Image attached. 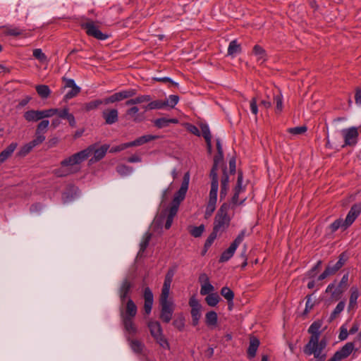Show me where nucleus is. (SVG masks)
<instances>
[{"label": "nucleus", "mask_w": 361, "mask_h": 361, "mask_svg": "<svg viewBox=\"0 0 361 361\" xmlns=\"http://www.w3.org/2000/svg\"><path fill=\"white\" fill-rule=\"evenodd\" d=\"M322 326V322L319 321L314 322L309 327L308 332L312 334L309 342L305 345L304 353L306 355H314V357L318 361H324L326 355L323 353V350L326 348V342L325 340L319 339V329Z\"/></svg>", "instance_id": "nucleus-1"}, {"label": "nucleus", "mask_w": 361, "mask_h": 361, "mask_svg": "<svg viewBox=\"0 0 361 361\" xmlns=\"http://www.w3.org/2000/svg\"><path fill=\"white\" fill-rule=\"evenodd\" d=\"M89 149H83L64 159L60 163V167L54 170L57 177H66L80 171L78 165L88 158Z\"/></svg>", "instance_id": "nucleus-2"}, {"label": "nucleus", "mask_w": 361, "mask_h": 361, "mask_svg": "<svg viewBox=\"0 0 361 361\" xmlns=\"http://www.w3.org/2000/svg\"><path fill=\"white\" fill-rule=\"evenodd\" d=\"M361 212V202L353 204L349 212L348 213L345 219L341 218L336 219L329 226V229L331 233L336 232L338 228L345 230L348 228L356 219Z\"/></svg>", "instance_id": "nucleus-3"}, {"label": "nucleus", "mask_w": 361, "mask_h": 361, "mask_svg": "<svg viewBox=\"0 0 361 361\" xmlns=\"http://www.w3.org/2000/svg\"><path fill=\"white\" fill-rule=\"evenodd\" d=\"M229 208L228 204L224 203L215 216L213 230L219 234L224 233L230 224L231 218L228 214Z\"/></svg>", "instance_id": "nucleus-4"}, {"label": "nucleus", "mask_w": 361, "mask_h": 361, "mask_svg": "<svg viewBox=\"0 0 361 361\" xmlns=\"http://www.w3.org/2000/svg\"><path fill=\"white\" fill-rule=\"evenodd\" d=\"M348 273L344 274L337 287H336L335 283H330L326 289V293H331V298L334 301L338 300L343 293L348 288Z\"/></svg>", "instance_id": "nucleus-5"}, {"label": "nucleus", "mask_w": 361, "mask_h": 361, "mask_svg": "<svg viewBox=\"0 0 361 361\" xmlns=\"http://www.w3.org/2000/svg\"><path fill=\"white\" fill-rule=\"evenodd\" d=\"M58 112V109H49L44 110H30L24 114V118L26 121L30 122H36L39 120L49 118L56 115Z\"/></svg>", "instance_id": "nucleus-6"}, {"label": "nucleus", "mask_w": 361, "mask_h": 361, "mask_svg": "<svg viewBox=\"0 0 361 361\" xmlns=\"http://www.w3.org/2000/svg\"><path fill=\"white\" fill-rule=\"evenodd\" d=\"M245 234V231H242L230 245L229 247L222 252L219 259L220 262H227L233 256L237 247L243 240Z\"/></svg>", "instance_id": "nucleus-7"}, {"label": "nucleus", "mask_w": 361, "mask_h": 361, "mask_svg": "<svg viewBox=\"0 0 361 361\" xmlns=\"http://www.w3.org/2000/svg\"><path fill=\"white\" fill-rule=\"evenodd\" d=\"M81 27L85 30L87 35L94 37L99 40H105L109 37L106 34L102 33L99 27L95 25L92 20H88L81 23Z\"/></svg>", "instance_id": "nucleus-8"}, {"label": "nucleus", "mask_w": 361, "mask_h": 361, "mask_svg": "<svg viewBox=\"0 0 361 361\" xmlns=\"http://www.w3.org/2000/svg\"><path fill=\"white\" fill-rule=\"evenodd\" d=\"M341 134L344 140L343 147L345 146H355L358 140V128L350 127L344 128L341 130Z\"/></svg>", "instance_id": "nucleus-9"}, {"label": "nucleus", "mask_w": 361, "mask_h": 361, "mask_svg": "<svg viewBox=\"0 0 361 361\" xmlns=\"http://www.w3.org/2000/svg\"><path fill=\"white\" fill-rule=\"evenodd\" d=\"M109 148V145H103L99 147H97V144H93V145L88 146L85 149H89L90 151V153L88 154V157L92 154H94L93 157H92L90 159V162L95 163V162H97V161H100L101 159H102L105 157Z\"/></svg>", "instance_id": "nucleus-10"}, {"label": "nucleus", "mask_w": 361, "mask_h": 361, "mask_svg": "<svg viewBox=\"0 0 361 361\" xmlns=\"http://www.w3.org/2000/svg\"><path fill=\"white\" fill-rule=\"evenodd\" d=\"M137 94L135 89H128L116 92L111 96L104 98V104H112L134 97Z\"/></svg>", "instance_id": "nucleus-11"}, {"label": "nucleus", "mask_w": 361, "mask_h": 361, "mask_svg": "<svg viewBox=\"0 0 361 361\" xmlns=\"http://www.w3.org/2000/svg\"><path fill=\"white\" fill-rule=\"evenodd\" d=\"M161 307L159 318L164 323H169L172 317L175 310L173 302L159 303Z\"/></svg>", "instance_id": "nucleus-12"}, {"label": "nucleus", "mask_w": 361, "mask_h": 361, "mask_svg": "<svg viewBox=\"0 0 361 361\" xmlns=\"http://www.w3.org/2000/svg\"><path fill=\"white\" fill-rule=\"evenodd\" d=\"M137 312V308L132 299L129 298L126 304L125 309H121V318L134 319Z\"/></svg>", "instance_id": "nucleus-13"}, {"label": "nucleus", "mask_w": 361, "mask_h": 361, "mask_svg": "<svg viewBox=\"0 0 361 361\" xmlns=\"http://www.w3.org/2000/svg\"><path fill=\"white\" fill-rule=\"evenodd\" d=\"M124 331L126 333V336L133 337L137 333V328L134 323L133 319L131 318H121Z\"/></svg>", "instance_id": "nucleus-14"}, {"label": "nucleus", "mask_w": 361, "mask_h": 361, "mask_svg": "<svg viewBox=\"0 0 361 361\" xmlns=\"http://www.w3.org/2000/svg\"><path fill=\"white\" fill-rule=\"evenodd\" d=\"M210 178L212 179V183L208 202L216 204L217 200V192L219 188L218 175L217 173L213 172L212 174H210Z\"/></svg>", "instance_id": "nucleus-15"}, {"label": "nucleus", "mask_w": 361, "mask_h": 361, "mask_svg": "<svg viewBox=\"0 0 361 361\" xmlns=\"http://www.w3.org/2000/svg\"><path fill=\"white\" fill-rule=\"evenodd\" d=\"M242 185H243V173H242V172L238 171L237 183L234 188V194L232 197V204H240L245 200V198H244L240 202H238L239 194L243 190V188Z\"/></svg>", "instance_id": "nucleus-16"}, {"label": "nucleus", "mask_w": 361, "mask_h": 361, "mask_svg": "<svg viewBox=\"0 0 361 361\" xmlns=\"http://www.w3.org/2000/svg\"><path fill=\"white\" fill-rule=\"evenodd\" d=\"M102 117L105 123L111 125L116 123L118 120V112L116 109H107L102 112Z\"/></svg>", "instance_id": "nucleus-17"}, {"label": "nucleus", "mask_w": 361, "mask_h": 361, "mask_svg": "<svg viewBox=\"0 0 361 361\" xmlns=\"http://www.w3.org/2000/svg\"><path fill=\"white\" fill-rule=\"evenodd\" d=\"M144 310L146 314H150L153 305L154 298L152 290L149 287L144 290Z\"/></svg>", "instance_id": "nucleus-18"}, {"label": "nucleus", "mask_w": 361, "mask_h": 361, "mask_svg": "<svg viewBox=\"0 0 361 361\" xmlns=\"http://www.w3.org/2000/svg\"><path fill=\"white\" fill-rule=\"evenodd\" d=\"M355 348L354 343L348 342L345 343L339 350L336 351L334 355L341 361L348 357L353 351Z\"/></svg>", "instance_id": "nucleus-19"}, {"label": "nucleus", "mask_w": 361, "mask_h": 361, "mask_svg": "<svg viewBox=\"0 0 361 361\" xmlns=\"http://www.w3.org/2000/svg\"><path fill=\"white\" fill-rule=\"evenodd\" d=\"M49 121L48 120L41 121L35 130V139H41L40 142L42 143L45 140L44 134L47 132Z\"/></svg>", "instance_id": "nucleus-20"}, {"label": "nucleus", "mask_w": 361, "mask_h": 361, "mask_svg": "<svg viewBox=\"0 0 361 361\" xmlns=\"http://www.w3.org/2000/svg\"><path fill=\"white\" fill-rule=\"evenodd\" d=\"M133 287L132 283L128 279H125L119 288V297L122 304L125 302L130 292L131 288Z\"/></svg>", "instance_id": "nucleus-21"}, {"label": "nucleus", "mask_w": 361, "mask_h": 361, "mask_svg": "<svg viewBox=\"0 0 361 361\" xmlns=\"http://www.w3.org/2000/svg\"><path fill=\"white\" fill-rule=\"evenodd\" d=\"M40 141H41V139L34 138L32 141L24 145L23 146H22L20 147L19 152H18V155L19 157H25L27 154H28L32 151V149L35 147L38 146L39 145L42 144L40 142Z\"/></svg>", "instance_id": "nucleus-22"}, {"label": "nucleus", "mask_w": 361, "mask_h": 361, "mask_svg": "<svg viewBox=\"0 0 361 361\" xmlns=\"http://www.w3.org/2000/svg\"><path fill=\"white\" fill-rule=\"evenodd\" d=\"M159 138V136L157 135H145L141 137H139L138 138L135 139V140L132 142H129L128 145L129 147H137L142 145L147 142H149L152 140H157Z\"/></svg>", "instance_id": "nucleus-23"}, {"label": "nucleus", "mask_w": 361, "mask_h": 361, "mask_svg": "<svg viewBox=\"0 0 361 361\" xmlns=\"http://www.w3.org/2000/svg\"><path fill=\"white\" fill-rule=\"evenodd\" d=\"M360 296V292L356 286H353L350 288V295L349 299V304L348 306V312L355 310L357 307V300Z\"/></svg>", "instance_id": "nucleus-24"}, {"label": "nucleus", "mask_w": 361, "mask_h": 361, "mask_svg": "<svg viewBox=\"0 0 361 361\" xmlns=\"http://www.w3.org/2000/svg\"><path fill=\"white\" fill-rule=\"evenodd\" d=\"M259 340L255 337L251 336L250 338V345L247 348V357L250 359H252L255 357L257 350L259 345Z\"/></svg>", "instance_id": "nucleus-25"}, {"label": "nucleus", "mask_w": 361, "mask_h": 361, "mask_svg": "<svg viewBox=\"0 0 361 361\" xmlns=\"http://www.w3.org/2000/svg\"><path fill=\"white\" fill-rule=\"evenodd\" d=\"M147 326L149 329L151 336L154 338L163 334L161 324L157 321H150L148 322Z\"/></svg>", "instance_id": "nucleus-26"}, {"label": "nucleus", "mask_w": 361, "mask_h": 361, "mask_svg": "<svg viewBox=\"0 0 361 361\" xmlns=\"http://www.w3.org/2000/svg\"><path fill=\"white\" fill-rule=\"evenodd\" d=\"M189 181H190V173L188 172H187L184 174L180 189L178 190V192L175 195L177 196H179L180 197L185 198L186 192L188 189Z\"/></svg>", "instance_id": "nucleus-27"}, {"label": "nucleus", "mask_w": 361, "mask_h": 361, "mask_svg": "<svg viewBox=\"0 0 361 361\" xmlns=\"http://www.w3.org/2000/svg\"><path fill=\"white\" fill-rule=\"evenodd\" d=\"M126 339L134 353L138 354L142 353L145 345L141 341L137 339H133L132 337L130 336H126Z\"/></svg>", "instance_id": "nucleus-28"}, {"label": "nucleus", "mask_w": 361, "mask_h": 361, "mask_svg": "<svg viewBox=\"0 0 361 361\" xmlns=\"http://www.w3.org/2000/svg\"><path fill=\"white\" fill-rule=\"evenodd\" d=\"M17 146L18 144L16 142H12L0 153V164L4 163L8 157L11 156Z\"/></svg>", "instance_id": "nucleus-29"}, {"label": "nucleus", "mask_w": 361, "mask_h": 361, "mask_svg": "<svg viewBox=\"0 0 361 361\" xmlns=\"http://www.w3.org/2000/svg\"><path fill=\"white\" fill-rule=\"evenodd\" d=\"M178 121L177 118H160L154 120V123L158 128H163L169 126L171 123H178Z\"/></svg>", "instance_id": "nucleus-30"}, {"label": "nucleus", "mask_w": 361, "mask_h": 361, "mask_svg": "<svg viewBox=\"0 0 361 361\" xmlns=\"http://www.w3.org/2000/svg\"><path fill=\"white\" fill-rule=\"evenodd\" d=\"M218 316L216 312L209 311L205 315V323L209 327H214L217 324Z\"/></svg>", "instance_id": "nucleus-31"}, {"label": "nucleus", "mask_w": 361, "mask_h": 361, "mask_svg": "<svg viewBox=\"0 0 361 361\" xmlns=\"http://www.w3.org/2000/svg\"><path fill=\"white\" fill-rule=\"evenodd\" d=\"M4 28L5 35L13 37L21 35L25 32V30L23 29L11 25L4 26Z\"/></svg>", "instance_id": "nucleus-32"}, {"label": "nucleus", "mask_w": 361, "mask_h": 361, "mask_svg": "<svg viewBox=\"0 0 361 361\" xmlns=\"http://www.w3.org/2000/svg\"><path fill=\"white\" fill-rule=\"evenodd\" d=\"M253 53L255 56H257V61L262 63L263 62H264L267 59L266 56V51L262 47H260L259 45H255L254 47H253Z\"/></svg>", "instance_id": "nucleus-33"}, {"label": "nucleus", "mask_w": 361, "mask_h": 361, "mask_svg": "<svg viewBox=\"0 0 361 361\" xmlns=\"http://www.w3.org/2000/svg\"><path fill=\"white\" fill-rule=\"evenodd\" d=\"M241 52V46L238 43L237 40H232L228 47V54L234 56Z\"/></svg>", "instance_id": "nucleus-34"}, {"label": "nucleus", "mask_w": 361, "mask_h": 361, "mask_svg": "<svg viewBox=\"0 0 361 361\" xmlns=\"http://www.w3.org/2000/svg\"><path fill=\"white\" fill-rule=\"evenodd\" d=\"M37 94L43 99H47L51 94V90L48 85H38L35 87Z\"/></svg>", "instance_id": "nucleus-35"}, {"label": "nucleus", "mask_w": 361, "mask_h": 361, "mask_svg": "<svg viewBox=\"0 0 361 361\" xmlns=\"http://www.w3.org/2000/svg\"><path fill=\"white\" fill-rule=\"evenodd\" d=\"M104 104V99H95L84 104V110L90 111L93 109H97L100 105Z\"/></svg>", "instance_id": "nucleus-36"}, {"label": "nucleus", "mask_w": 361, "mask_h": 361, "mask_svg": "<svg viewBox=\"0 0 361 361\" xmlns=\"http://www.w3.org/2000/svg\"><path fill=\"white\" fill-rule=\"evenodd\" d=\"M220 300V297L216 293H210L205 298L207 304L210 307L216 306Z\"/></svg>", "instance_id": "nucleus-37"}, {"label": "nucleus", "mask_w": 361, "mask_h": 361, "mask_svg": "<svg viewBox=\"0 0 361 361\" xmlns=\"http://www.w3.org/2000/svg\"><path fill=\"white\" fill-rule=\"evenodd\" d=\"M170 287L171 286H167L166 285H163L161 293L159 298V303L173 302L171 300L169 299Z\"/></svg>", "instance_id": "nucleus-38"}, {"label": "nucleus", "mask_w": 361, "mask_h": 361, "mask_svg": "<svg viewBox=\"0 0 361 361\" xmlns=\"http://www.w3.org/2000/svg\"><path fill=\"white\" fill-rule=\"evenodd\" d=\"M173 325L178 331H182L185 328V317L183 314H179L173 321Z\"/></svg>", "instance_id": "nucleus-39"}, {"label": "nucleus", "mask_w": 361, "mask_h": 361, "mask_svg": "<svg viewBox=\"0 0 361 361\" xmlns=\"http://www.w3.org/2000/svg\"><path fill=\"white\" fill-rule=\"evenodd\" d=\"M345 306V301H341L338 302V304L336 305V308L334 310V311L331 312L330 317H329V322H332L334 320L338 315L343 311Z\"/></svg>", "instance_id": "nucleus-40"}, {"label": "nucleus", "mask_w": 361, "mask_h": 361, "mask_svg": "<svg viewBox=\"0 0 361 361\" xmlns=\"http://www.w3.org/2000/svg\"><path fill=\"white\" fill-rule=\"evenodd\" d=\"M151 238H152V234L150 233L147 232V233H145V235H143L142 239L140 243L139 254L145 252V250L149 245Z\"/></svg>", "instance_id": "nucleus-41"}, {"label": "nucleus", "mask_w": 361, "mask_h": 361, "mask_svg": "<svg viewBox=\"0 0 361 361\" xmlns=\"http://www.w3.org/2000/svg\"><path fill=\"white\" fill-rule=\"evenodd\" d=\"M191 317H192V324L193 326H197L199 324V321L201 318V309L192 308L190 311Z\"/></svg>", "instance_id": "nucleus-42"}, {"label": "nucleus", "mask_w": 361, "mask_h": 361, "mask_svg": "<svg viewBox=\"0 0 361 361\" xmlns=\"http://www.w3.org/2000/svg\"><path fill=\"white\" fill-rule=\"evenodd\" d=\"M33 56L41 63L48 62L47 56L41 49H35L32 51Z\"/></svg>", "instance_id": "nucleus-43"}, {"label": "nucleus", "mask_w": 361, "mask_h": 361, "mask_svg": "<svg viewBox=\"0 0 361 361\" xmlns=\"http://www.w3.org/2000/svg\"><path fill=\"white\" fill-rule=\"evenodd\" d=\"M307 130L306 126H297L287 129V132L293 135L304 134Z\"/></svg>", "instance_id": "nucleus-44"}, {"label": "nucleus", "mask_w": 361, "mask_h": 361, "mask_svg": "<svg viewBox=\"0 0 361 361\" xmlns=\"http://www.w3.org/2000/svg\"><path fill=\"white\" fill-rule=\"evenodd\" d=\"M221 294L229 303L233 302L234 293L228 287H223L221 290Z\"/></svg>", "instance_id": "nucleus-45"}, {"label": "nucleus", "mask_w": 361, "mask_h": 361, "mask_svg": "<svg viewBox=\"0 0 361 361\" xmlns=\"http://www.w3.org/2000/svg\"><path fill=\"white\" fill-rule=\"evenodd\" d=\"M223 159H224V152H221V154H219V152H217V154L215 155L214 157V164L212 168L210 174H212L213 172H214L215 173H217L218 164L223 161Z\"/></svg>", "instance_id": "nucleus-46"}, {"label": "nucleus", "mask_w": 361, "mask_h": 361, "mask_svg": "<svg viewBox=\"0 0 361 361\" xmlns=\"http://www.w3.org/2000/svg\"><path fill=\"white\" fill-rule=\"evenodd\" d=\"M214 287L210 283V282L204 283L201 285L200 294L202 295H207L210 293H213Z\"/></svg>", "instance_id": "nucleus-47"}, {"label": "nucleus", "mask_w": 361, "mask_h": 361, "mask_svg": "<svg viewBox=\"0 0 361 361\" xmlns=\"http://www.w3.org/2000/svg\"><path fill=\"white\" fill-rule=\"evenodd\" d=\"M218 234L219 233L217 232H215L214 230L210 233V235H209V237L207 238V239L206 240V242L204 243V250L203 252V255L207 251L208 248L210 247V246L212 245L214 240L216 238Z\"/></svg>", "instance_id": "nucleus-48"}, {"label": "nucleus", "mask_w": 361, "mask_h": 361, "mask_svg": "<svg viewBox=\"0 0 361 361\" xmlns=\"http://www.w3.org/2000/svg\"><path fill=\"white\" fill-rule=\"evenodd\" d=\"M165 106H166V104L164 102V101H161V100H154V101L151 100L147 104L148 109H151V110L161 109Z\"/></svg>", "instance_id": "nucleus-49"}, {"label": "nucleus", "mask_w": 361, "mask_h": 361, "mask_svg": "<svg viewBox=\"0 0 361 361\" xmlns=\"http://www.w3.org/2000/svg\"><path fill=\"white\" fill-rule=\"evenodd\" d=\"M156 342L163 348L169 350L170 348L169 343L167 339L165 338L164 334H161L160 336L154 338Z\"/></svg>", "instance_id": "nucleus-50"}, {"label": "nucleus", "mask_w": 361, "mask_h": 361, "mask_svg": "<svg viewBox=\"0 0 361 361\" xmlns=\"http://www.w3.org/2000/svg\"><path fill=\"white\" fill-rule=\"evenodd\" d=\"M200 128L201 129L202 135L204 137V140H212V135L208 125L202 123L200 124Z\"/></svg>", "instance_id": "nucleus-51"}, {"label": "nucleus", "mask_w": 361, "mask_h": 361, "mask_svg": "<svg viewBox=\"0 0 361 361\" xmlns=\"http://www.w3.org/2000/svg\"><path fill=\"white\" fill-rule=\"evenodd\" d=\"M274 101L276 103V112L280 114L283 110V97L281 94L274 97Z\"/></svg>", "instance_id": "nucleus-52"}, {"label": "nucleus", "mask_w": 361, "mask_h": 361, "mask_svg": "<svg viewBox=\"0 0 361 361\" xmlns=\"http://www.w3.org/2000/svg\"><path fill=\"white\" fill-rule=\"evenodd\" d=\"M116 171L121 176L129 175L133 171V168L126 165H118Z\"/></svg>", "instance_id": "nucleus-53"}, {"label": "nucleus", "mask_w": 361, "mask_h": 361, "mask_svg": "<svg viewBox=\"0 0 361 361\" xmlns=\"http://www.w3.org/2000/svg\"><path fill=\"white\" fill-rule=\"evenodd\" d=\"M179 97L177 95L171 94L169 95V98L166 101H164V102L166 104V106H169L171 108H173L178 102Z\"/></svg>", "instance_id": "nucleus-54"}, {"label": "nucleus", "mask_w": 361, "mask_h": 361, "mask_svg": "<svg viewBox=\"0 0 361 361\" xmlns=\"http://www.w3.org/2000/svg\"><path fill=\"white\" fill-rule=\"evenodd\" d=\"M204 231V226L203 224H201L199 226L193 227L190 230V233L195 238H198V237H200L202 235V234L203 233Z\"/></svg>", "instance_id": "nucleus-55"}, {"label": "nucleus", "mask_w": 361, "mask_h": 361, "mask_svg": "<svg viewBox=\"0 0 361 361\" xmlns=\"http://www.w3.org/2000/svg\"><path fill=\"white\" fill-rule=\"evenodd\" d=\"M174 274H175V270L170 269L167 271V273L165 276V279H164V282L163 285H166L167 286H171Z\"/></svg>", "instance_id": "nucleus-56"}, {"label": "nucleus", "mask_w": 361, "mask_h": 361, "mask_svg": "<svg viewBox=\"0 0 361 361\" xmlns=\"http://www.w3.org/2000/svg\"><path fill=\"white\" fill-rule=\"evenodd\" d=\"M80 92V88L78 86H75L71 88L70 91H68L65 97L67 99H72L77 96Z\"/></svg>", "instance_id": "nucleus-57"}, {"label": "nucleus", "mask_w": 361, "mask_h": 361, "mask_svg": "<svg viewBox=\"0 0 361 361\" xmlns=\"http://www.w3.org/2000/svg\"><path fill=\"white\" fill-rule=\"evenodd\" d=\"M135 99H136L137 104H142L144 102H150L152 100V97L149 94H142V95H139V96L136 97Z\"/></svg>", "instance_id": "nucleus-58"}, {"label": "nucleus", "mask_w": 361, "mask_h": 361, "mask_svg": "<svg viewBox=\"0 0 361 361\" xmlns=\"http://www.w3.org/2000/svg\"><path fill=\"white\" fill-rule=\"evenodd\" d=\"M128 147H129V145H128V142L123 143V144H121V145H118V146L112 147L110 149L109 152L110 153L118 152L124 150V149H127Z\"/></svg>", "instance_id": "nucleus-59"}, {"label": "nucleus", "mask_w": 361, "mask_h": 361, "mask_svg": "<svg viewBox=\"0 0 361 361\" xmlns=\"http://www.w3.org/2000/svg\"><path fill=\"white\" fill-rule=\"evenodd\" d=\"M348 334L349 332L348 331L347 328L344 325L341 326V327L340 328V334L338 336V338L341 341H345L347 339Z\"/></svg>", "instance_id": "nucleus-60"}, {"label": "nucleus", "mask_w": 361, "mask_h": 361, "mask_svg": "<svg viewBox=\"0 0 361 361\" xmlns=\"http://www.w3.org/2000/svg\"><path fill=\"white\" fill-rule=\"evenodd\" d=\"M314 302L312 301L311 295L307 297V301L305 305V309L304 310V314H307L313 307Z\"/></svg>", "instance_id": "nucleus-61"}, {"label": "nucleus", "mask_w": 361, "mask_h": 361, "mask_svg": "<svg viewBox=\"0 0 361 361\" xmlns=\"http://www.w3.org/2000/svg\"><path fill=\"white\" fill-rule=\"evenodd\" d=\"M257 101L255 97H253L250 102V109L253 114L257 115L258 113Z\"/></svg>", "instance_id": "nucleus-62"}, {"label": "nucleus", "mask_w": 361, "mask_h": 361, "mask_svg": "<svg viewBox=\"0 0 361 361\" xmlns=\"http://www.w3.org/2000/svg\"><path fill=\"white\" fill-rule=\"evenodd\" d=\"M342 267H341V263H335L334 265L329 264L326 268L329 270V272L331 275L336 274Z\"/></svg>", "instance_id": "nucleus-63"}, {"label": "nucleus", "mask_w": 361, "mask_h": 361, "mask_svg": "<svg viewBox=\"0 0 361 361\" xmlns=\"http://www.w3.org/2000/svg\"><path fill=\"white\" fill-rule=\"evenodd\" d=\"M215 209H216V204L215 203L208 202L207 206V209H206V212H205V215L206 216H211L212 214L215 210Z\"/></svg>", "instance_id": "nucleus-64"}]
</instances>
